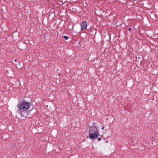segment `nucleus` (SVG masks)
I'll return each mask as SVG.
<instances>
[{
  "label": "nucleus",
  "instance_id": "ddd939ff",
  "mask_svg": "<svg viewBox=\"0 0 158 158\" xmlns=\"http://www.w3.org/2000/svg\"><path fill=\"white\" fill-rule=\"evenodd\" d=\"M66 1H65V2H64V3H65V2H66Z\"/></svg>",
  "mask_w": 158,
  "mask_h": 158
},
{
  "label": "nucleus",
  "instance_id": "f8f14e48",
  "mask_svg": "<svg viewBox=\"0 0 158 158\" xmlns=\"http://www.w3.org/2000/svg\"><path fill=\"white\" fill-rule=\"evenodd\" d=\"M66 1H65V2H64V3H65V2H66Z\"/></svg>",
  "mask_w": 158,
  "mask_h": 158
},
{
  "label": "nucleus",
  "instance_id": "1a4fd4ad",
  "mask_svg": "<svg viewBox=\"0 0 158 158\" xmlns=\"http://www.w3.org/2000/svg\"><path fill=\"white\" fill-rule=\"evenodd\" d=\"M128 30L129 31H131V28H129Z\"/></svg>",
  "mask_w": 158,
  "mask_h": 158
},
{
  "label": "nucleus",
  "instance_id": "39448f33",
  "mask_svg": "<svg viewBox=\"0 0 158 158\" xmlns=\"http://www.w3.org/2000/svg\"><path fill=\"white\" fill-rule=\"evenodd\" d=\"M64 39L65 40H68L69 38L68 36H64Z\"/></svg>",
  "mask_w": 158,
  "mask_h": 158
},
{
  "label": "nucleus",
  "instance_id": "9d476101",
  "mask_svg": "<svg viewBox=\"0 0 158 158\" xmlns=\"http://www.w3.org/2000/svg\"><path fill=\"white\" fill-rule=\"evenodd\" d=\"M16 61H17V60L16 59H15V61L16 62Z\"/></svg>",
  "mask_w": 158,
  "mask_h": 158
},
{
  "label": "nucleus",
  "instance_id": "f03ea898",
  "mask_svg": "<svg viewBox=\"0 0 158 158\" xmlns=\"http://www.w3.org/2000/svg\"><path fill=\"white\" fill-rule=\"evenodd\" d=\"M99 135V132L89 133V138L91 139H95L98 138V135Z\"/></svg>",
  "mask_w": 158,
  "mask_h": 158
},
{
  "label": "nucleus",
  "instance_id": "f257e3e1",
  "mask_svg": "<svg viewBox=\"0 0 158 158\" xmlns=\"http://www.w3.org/2000/svg\"><path fill=\"white\" fill-rule=\"evenodd\" d=\"M30 103L25 100L19 102L17 105L18 108V111L22 116L25 117L27 114V110L30 108Z\"/></svg>",
  "mask_w": 158,
  "mask_h": 158
},
{
  "label": "nucleus",
  "instance_id": "9b49d317",
  "mask_svg": "<svg viewBox=\"0 0 158 158\" xmlns=\"http://www.w3.org/2000/svg\"><path fill=\"white\" fill-rule=\"evenodd\" d=\"M106 143H107V142H108V141H106Z\"/></svg>",
  "mask_w": 158,
  "mask_h": 158
},
{
  "label": "nucleus",
  "instance_id": "7ed1b4c3",
  "mask_svg": "<svg viewBox=\"0 0 158 158\" xmlns=\"http://www.w3.org/2000/svg\"><path fill=\"white\" fill-rule=\"evenodd\" d=\"M98 133L99 132V131L98 127L96 126H91L89 129V133Z\"/></svg>",
  "mask_w": 158,
  "mask_h": 158
},
{
  "label": "nucleus",
  "instance_id": "6e6552de",
  "mask_svg": "<svg viewBox=\"0 0 158 158\" xmlns=\"http://www.w3.org/2000/svg\"><path fill=\"white\" fill-rule=\"evenodd\" d=\"M104 128V127H103L102 128V130H103Z\"/></svg>",
  "mask_w": 158,
  "mask_h": 158
},
{
  "label": "nucleus",
  "instance_id": "20e7f679",
  "mask_svg": "<svg viewBox=\"0 0 158 158\" xmlns=\"http://www.w3.org/2000/svg\"><path fill=\"white\" fill-rule=\"evenodd\" d=\"M87 24L86 22V21H83L81 24V30L85 29L87 27Z\"/></svg>",
  "mask_w": 158,
  "mask_h": 158
},
{
  "label": "nucleus",
  "instance_id": "0eeeda50",
  "mask_svg": "<svg viewBox=\"0 0 158 158\" xmlns=\"http://www.w3.org/2000/svg\"><path fill=\"white\" fill-rule=\"evenodd\" d=\"M101 138H99L98 139V141H100L101 140Z\"/></svg>",
  "mask_w": 158,
  "mask_h": 158
},
{
  "label": "nucleus",
  "instance_id": "423d86ee",
  "mask_svg": "<svg viewBox=\"0 0 158 158\" xmlns=\"http://www.w3.org/2000/svg\"><path fill=\"white\" fill-rule=\"evenodd\" d=\"M59 4H60V5H62L63 4V2H61L60 3V2H59Z\"/></svg>",
  "mask_w": 158,
  "mask_h": 158
},
{
  "label": "nucleus",
  "instance_id": "4468645a",
  "mask_svg": "<svg viewBox=\"0 0 158 158\" xmlns=\"http://www.w3.org/2000/svg\"><path fill=\"white\" fill-rule=\"evenodd\" d=\"M66 1H65V2H64V3H65V2H66Z\"/></svg>",
  "mask_w": 158,
  "mask_h": 158
}]
</instances>
